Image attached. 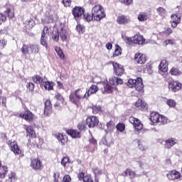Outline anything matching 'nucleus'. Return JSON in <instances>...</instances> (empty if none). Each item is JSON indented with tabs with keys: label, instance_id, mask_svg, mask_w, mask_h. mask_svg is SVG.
<instances>
[{
	"label": "nucleus",
	"instance_id": "f257e3e1",
	"mask_svg": "<svg viewBox=\"0 0 182 182\" xmlns=\"http://www.w3.org/2000/svg\"><path fill=\"white\" fill-rule=\"evenodd\" d=\"M103 18H106V13L103 6L100 4L95 5L92 9V15L89 14H83L82 19L85 22H90V21H96L100 22Z\"/></svg>",
	"mask_w": 182,
	"mask_h": 182
},
{
	"label": "nucleus",
	"instance_id": "f03ea898",
	"mask_svg": "<svg viewBox=\"0 0 182 182\" xmlns=\"http://www.w3.org/2000/svg\"><path fill=\"white\" fill-rule=\"evenodd\" d=\"M129 87H134L137 92H144L143 89L144 85H143V80L140 77H137L136 80L129 79L127 82Z\"/></svg>",
	"mask_w": 182,
	"mask_h": 182
},
{
	"label": "nucleus",
	"instance_id": "7ed1b4c3",
	"mask_svg": "<svg viewBox=\"0 0 182 182\" xmlns=\"http://www.w3.org/2000/svg\"><path fill=\"white\" fill-rule=\"evenodd\" d=\"M129 123L133 124L134 127L137 130V132H140L143 129V124L140 122V119L134 117H130L129 119Z\"/></svg>",
	"mask_w": 182,
	"mask_h": 182
},
{
	"label": "nucleus",
	"instance_id": "20e7f679",
	"mask_svg": "<svg viewBox=\"0 0 182 182\" xmlns=\"http://www.w3.org/2000/svg\"><path fill=\"white\" fill-rule=\"evenodd\" d=\"M48 33H49V28L48 26H44L41 33V44L46 48H48V43L46 42L48 39V36L46 35H48Z\"/></svg>",
	"mask_w": 182,
	"mask_h": 182
},
{
	"label": "nucleus",
	"instance_id": "39448f33",
	"mask_svg": "<svg viewBox=\"0 0 182 182\" xmlns=\"http://www.w3.org/2000/svg\"><path fill=\"white\" fill-rule=\"evenodd\" d=\"M86 123L90 129H93L99 124V119L95 116L88 117L86 119Z\"/></svg>",
	"mask_w": 182,
	"mask_h": 182
},
{
	"label": "nucleus",
	"instance_id": "423d86ee",
	"mask_svg": "<svg viewBox=\"0 0 182 182\" xmlns=\"http://www.w3.org/2000/svg\"><path fill=\"white\" fill-rule=\"evenodd\" d=\"M112 65L117 76H122V75L124 73V68H123V65H119V63L114 62H112Z\"/></svg>",
	"mask_w": 182,
	"mask_h": 182
},
{
	"label": "nucleus",
	"instance_id": "0eeeda50",
	"mask_svg": "<svg viewBox=\"0 0 182 182\" xmlns=\"http://www.w3.org/2000/svg\"><path fill=\"white\" fill-rule=\"evenodd\" d=\"M139 159L140 161H138V164H139V167H141V168L148 167L149 164H150V158L145 156H139Z\"/></svg>",
	"mask_w": 182,
	"mask_h": 182
},
{
	"label": "nucleus",
	"instance_id": "6e6552de",
	"mask_svg": "<svg viewBox=\"0 0 182 182\" xmlns=\"http://www.w3.org/2000/svg\"><path fill=\"white\" fill-rule=\"evenodd\" d=\"M168 89L172 92H178L181 89V83L177 81H171L168 84Z\"/></svg>",
	"mask_w": 182,
	"mask_h": 182
},
{
	"label": "nucleus",
	"instance_id": "1a4fd4ad",
	"mask_svg": "<svg viewBox=\"0 0 182 182\" xmlns=\"http://www.w3.org/2000/svg\"><path fill=\"white\" fill-rule=\"evenodd\" d=\"M144 42H146V39L143 38V36L135 35L132 37V45H133V43H136V45H144Z\"/></svg>",
	"mask_w": 182,
	"mask_h": 182
},
{
	"label": "nucleus",
	"instance_id": "9d476101",
	"mask_svg": "<svg viewBox=\"0 0 182 182\" xmlns=\"http://www.w3.org/2000/svg\"><path fill=\"white\" fill-rule=\"evenodd\" d=\"M74 94L77 97V99L81 100V99H87V93L84 91L83 89H78L74 92Z\"/></svg>",
	"mask_w": 182,
	"mask_h": 182
},
{
	"label": "nucleus",
	"instance_id": "9b49d317",
	"mask_svg": "<svg viewBox=\"0 0 182 182\" xmlns=\"http://www.w3.org/2000/svg\"><path fill=\"white\" fill-rule=\"evenodd\" d=\"M171 25L172 28H177V25L181 22V18L178 17L177 14H172L171 16Z\"/></svg>",
	"mask_w": 182,
	"mask_h": 182
},
{
	"label": "nucleus",
	"instance_id": "f8f14e48",
	"mask_svg": "<svg viewBox=\"0 0 182 182\" xmlns=\"http://www.w3.org/2000/svg\"><path fill=\"white\" fill-rule=\"evenodd\" d=\"M20 117L24 119L27 122H32L33 120V114L29 110H26L24 113L20 114Z\"/></svg>",
	"mask_w": 182,
	"mask_h": 182
},
{
	"label": "nucleus",
	"instance_id": "ddd939ff",
	"mask_svg": "<svg viewBox=\"0 0 182 182\" xmlns=\"http://www.w3.org/2000/svg\"><path fill=\"white\" fill-rule=\"evenodd\" d=\"M85 14V9L82 7H75L73 9V15L74 18H80Z\"/></svg>",
	"mask_w": 182,
	"mask_h": 182
},
{
	"label": "nucleus",
	"instance_id": "4468645a",
	"mask_svg": "<svg viewBox=\"0 0 182 182\" xmlns=\"http://www.w3.org/2000/svg\"><path fill=\"white\" fill-rule=\"evenodd\" d=\"M134 60L139 65H143L146 63V55L140 53H136L134 55Z\"/></svg>",
	"mask_w": 182,
	"mask_h": 182
},
{
	"label": "nucleus",
	"instance_id": "2eb2a0df",
	"mask_svg": "<svg viewBox=\"0 0 182 182\" xmlns=\"http://www.w3.org/2000/svg\"><path fill=\"white\" fill-rule=\"evenodd\" d=\"M52 113V104L50 100H47L45 102L44 114L49 116Z\"/></svg>",
	"mask_w": 182,
	"mask_h": 182
},
{
	"label": "nucleus",
	"instance_id": "dca6fc26",
	"mask_svg": "<svg viewBox=\"0 0 182 182\" xmlns=\"http://www.w3.org/2000/svg\"><path fill=\"white\" fill-rule=\"evenodd\" d=\"M31 167L33 170H40L41 167H42V164L41 162V159H34L31 161Z\"/></svg>",
	"mask_w": 182,
	"mask_h": 182
},
{
	"label": "nucleus",
	"instance_id": "f3484780",
	"mask_svg": "<svg viewBox=\"0 0 182 182\" xmlns=\"http://www.w3.org/2000/svg\"><path fill=\"white\" fill-rule=\"evenodd\" d=\"M9 146L11 151H13L14 154H21V151L19 146H18L16 141L10 142Z\"/></svg>",
	"mask_w": 182,
	"mask_h": 182
},
{
	"label": "nucleus",
	"instance_id": "a211bd4d",
	"mask_svg": "<svg viewBox=\"0 0 182 182\" xmlns=\"http://www.w3.org/2000/svg\"><path fill=\"white\" fill-rule=\"evenodd\" d=\"M166 176L168 180H177V178H180L181 177V175L177 171H172Z\"/></svg>",
	"mask_w": 182,
	"mask_h": 182
},
{
	"label": "nucleus",
	"instance_id": "6ab92c4d",
	"mask_svg": "<svg viewBox=\"0 0 182 182\" xmlns=\"http://www.w3.org/2000/svg\"><path fill=\"white\" fill-rule=\"evenodd\" d=\"M117 21L119 25H126V23L130 22V17L127 16H119L117 17Z\"/></svg>",
	"mask_w": 182,
	"mask_h": 182
},
{
	"label": "nucleus",
	"instance_id": "aec40b11",
	"mask_svg": "<svg viewBox=\"0 0 182 182\" xmlns=\"http://www.w3.org/2000/svg\"><path fill=\"white\" fill-rule=\"evenodd\" d=\"M160 119V114L156 112H152L150 115L149 120L151 122V124L159 123Z\"/></svg>",
	"mask_w": 182,
	"mask_h": 182
},
{
	"label": "nucleus",
	"instance_id": "412c9836",
	"mask_svg": "<svg viewBox=\"0 0 182 182\" xmlns=\"http://www.w3.org/2000/svg\"><path fill=\"white\" fill-rule=\"evenodd\" d=\"M178 141L174 138L168 139L165 141L166 149H171V147H173V146H174L175 144H177Z\"/></svg>",
	"mask_w": 182,
	"mask_h": 182
},
{
	"label": "nucleus",
	"instance_id": "4be33fe9",
	"mask_svg": "<svg viewBox=\"0 0 182 182\" xmlns=\"http://www.w3.org/2000/svg\"><path fill=\"white\" fill-rule=\"evenodd\" d=\"M58 33L60 34V38L63 41V42L66 41L68 39V31H66V28L61 27Z\"/></svg>",
	"mask_w": 182,
	"mask_h": 182
},
{
	"label": "nucleus",
	"instance_id": "5701e85b",
	"mask_svg": "<svg viewBox=\"0 0 182 182\" xmlns=\"http://www.w3.org/2000/svg\"><path fill=\"white\" fill-rule=\"evenodd\" d=\"M123 80L117 77H112L109 79V85L112 86H116L117 85H122Z\"/></svg>",
	"mask_w": 182,
	"mask_h": 182
},
{
	"label": "nucleus",
	"instance_id": "b1692460",
	"mask_svg": "<svg viewBox=\"0 0 182 182\" xmlns=\"http://www.w3.org/2000/svg\"><path fill=\"white\" fill-rule=\"evenodd\" d=\"M68 134L73 137V139H80V132L75 129H68L67 131Z\"/></svg>",
	"mask_w": 182,
	"mask_h": 182
},
{
	"label": "nucleus",
	"instance_id": "393cba45",
	"mask_svg": "<svg viewBox=\"0 0 182 182\" xmlns=\"http://www.w3.org/2000/svg\"><path fill=\"white\" fill-rule=\"evenodd\" d=\"M53 14H46L45 18H42L43 23H53Z\"/></svg>",
	"mask_w": 182,
	"mask_h": 182
},
{
	"label": "nucleus",
	"instance_id": "a878e982",
	"mask_svg": "<svg viewBox=\"0 0 182 182\" xmlns=\"http://www.w3.org/2000/svg\"><path fill=\"white\" fill-rule=\"evenodd\" d=\"M102 85L104 86V88L102 89V93H112L113 91L112 85L107 84V81L102 82Z\"/></svg>",
	"mask_w": 182,
	"mask_h": 182
},
{
	"label": "nucleus",
	"instance_id": "bb28decb",
	"mask_svg": "<svg viewBox=\"0 0 182 182\" xmlns=\"http://www.w3.org/2000/svg\"><path fill=\"white\" fill-rule=\"evenodd\" d=\"M5 12L9 18H14L15 16V9L12 5L8 6Z\"/></svg>",
	"mask_w": 182,
	"mask_h": 182
},
{
	"label": "nucleus",
	"instance_id": "cd10ccee",
	"mask_svg": "<svg viewBox=\"0 0 182 182\" xmlns=\"http://www.w3.org/2000/svg\"><path fill=\"white\" fill-rule=\"evenodd\" d=\"M135 106L137 107L139 110H144V109H146L147 104L146 102H143L141 100H138L135 102Z\"/></svg>",
	"mask_w": 182,
	"mask_h": 182
},
{
	"label": "nucleus",
	"instance_id": "c85d7f7f",
	"mask_svg": "<svg viewBox=\"0 0 182 182\" xmlns=\"http://www.w3.org/2000/svg\"><path fill=\"white\" fill-rule=\"evenodd\" d=\"M168 63H167V60H162L161 61V63L159 65V70H161V72H164L166 73V71L168 69Z\"/></svg>",
	"mask_w": 182,
	"mask_h": 182
},
{
	"label": "nucleus",
	"instance_id": "c756f323",
	"mask_svg": "<svg viewBox=\"0 0 182 182\" xmlns=\"http://www.w3.org/2000/svg\"><path fill=\"white\" fill-rule=\"evenodd\" d=\"M149 19V14L146 12H140L138 15V21L139 22H144V21H147Z\"/></svg>",
	"mask_w": 182,
	"mask_h": 182
},
{
	"label": "nucleus",
	"instance_id": "7c9ffc66",
	"mask_svg": "<svg viewBox=\"0 0 182 182\" xmlns=\"http://www.w3.org/2000/svg\"><path fill=\"white\" fill-rule=\"evenodd\" d=\"M43 86L46 90H53V86H55V83L50 81L43 82Z\"/></svg>",
	"mask_w": 182,
	"mask_h": 182
},
{
	"label": "nucleus",
	"instance_id": "2f4dec72",
	"mask_svg": "<svg viewBox=\"0 0 182 182\" xmlns=\"http://www.w3.org/2000/svg\"><path fill=\"white\" fill-rule=\"evenodd\" d=\"M97 90H99V88L97 87V86L92 85L90 87V89L86 91L87 96L89 97V96H90V95H93V94L96 93V92H97Z\"/></svg>",
	"mask_w": 182,
	"mask_h": 182
},
{
	"label": "nucleus",
	"instance_id": "473e14b6",
	"mask_svg": "<svg viewBox=\"0 0 182 182\" xmlns=\"http://www.w3.org/2000/svg\"><path fill=\"white\" fill-rule=\"evenodd\" d=\"M24 23L26 25V29H32V28L35 26V21H33V19L32 18L28 19L27 21H25Z\"/></svg>",
	"mask_w": 182,
	"mask_h": 182
},
{
	"label": "nucleus",
	"instance_id": "72a5a7b5",
	"mask_svg": "<svg viewBox=\"0 0 182 182\" xmlns=\"http://www.w3.org/2000/svg\"><path fill=\"white\" fill-rule=\"evenodd\" d=\"M26 132H27V136H30V137H33V139L36 137V134L33 130V127H32L31 126L27 127Z\"/></svg>",
	"mask_w": 182,
	"mask_h": 182
},
{
	"label": "nucleus",
	"instance_id": "f704fd0d",
	"mask_svg": "<svg viewBox=\"0 0 182 182\" xmlns=\"http://www.w3.org/2000/svg\"><path fill=\"white\" fill-rule=\"evenodd\" d=\"M32 80L34 83H36V85H41V83L43 82V78L38 75L33 76Z\"/></svg>",
	"mask_w": 182,
	"mask_h": 182
},
{
	"label": "nucleus",
	"instance_id": "c9c22d12",
	"mask_svg": "<svg viewBox=\"0 0 182 182\" xmlns=\"http://www.w3.org/2000/svg\"><path fill=\"white\" fill-rule=\"evenodd\" d=\"M122 176H129L130 178H134L136 173L132 169H127L124 173H122Z\"/></svg>",
	"mask_w": 182,
	"mask_h": 182
},
{
	"label": "nucleus",
	"instance_id": "e433bc0d",
	"mask_svg": "<svg viewBox=\"0 0 182 182\" xmlns=\"http://www.w3.org/2000/svg\"><path fill=\"white\" fill-rule=\"evenodd\" d=\"M7 171L8 168H6V166H1L0 161V178H5Z\"/></svg>",
	"mask_w": 182,
	"mask_h": 182
},
{
	"label": "nucleus",
	"instance_id": "4c0bfd02",
	"mask_svg": "<svg viewBox=\"0 0 182 182\" xmlns=\"http://www.w3.org/2000/svg\"><path fill=\"white\" fill-rule=\"evenodd\" d=\"M79 98H77L75 92L70 95V101L74 105H77V103H79Z\"/></svg>",
	"mask_w": 182,
	"mask_h": 182
},
{
	"label": "nucleus",
	"instance_id": "58836bf2",
	"mask_svg": "<svg viewBox=\"0 0 182 182\" xmlns=\"http://www.w3.org/2000/svg\"><path fill=\"white\" fill-rule=\"evenodd\" d=\"M30 49L31 53H39V46L36 44H31L30 45Z\"/></svg>",
	"mask_w": 182,
	"mask_h": 182
},
{
	"label": "nucleus",
	"instance_id": "ea45409f",
	"mask_svg": "<svg viewBox=\"0 0 182 182\" xmlns=\"http://www.w3.org/2000/svg\"><path fill=\"white\" fill-rule=\"evenodd\" d=\"M170 73L173 76H180V75H181V71H180V70L178 68H172L170 70Z\"/></svg>",
	"mask_w": 182,
	"mask_h": 182
},
{
	"label": "nucleus",
	"instance_id": "a19ab883",
	"mask_svg": "<svg viewBox=\"0 0 182 182\" xmlns=\"http://www.w3.org/2000/svg\"><path fill=\"white\" fill-rule=\"evenodd\" d=\"M156 12H158L159 15H160V16H162V18L166 17V15H167L166 9H164L163 7L158 8L156 9Z\"/></svg>",
	"mask_w": 182,
	"mask_h": 182
},
{
	"label": "nucleus",
	"instance_id": "79ce46f5",
	"mask_svg": "<svg viewBox=\"0 0 182 182\" xmlns=\"http://www.w3.org/2000/svg\"><path fill=\"white\" fill-rule=\"evenodd\" d=\"M55 50L60 59H65V54H63V51H62V49H60V48L56 47L55 48Z\"/></svg>",
	"mask_w": 182,
	"mask_h": 182
},
{
	"label": "nucleus",
	"instance_id": "37998d69",
	"mask_svg": "<svg viewBox=\"0 0 182 182\" xmlns=\"http://www.w3.org/2000/svg\"><path fill=\"white\" fill-rule=\"evenodd\" d=\"M166 105H168L169 107H176V106H177V102L173 99H168Z\"/></svg>",
	"mask_w": 182,
	"mask_h": 182
},
{
	"label": "nucleus",
	"instance_id": "c03bdc74",
	"mask_svg": "<svg viewBox=\"0 0 182 182\" xmlns=\"http://www.w3.org/2000/svg\"><path fill=\"white\" fill-rule=\"evenodd\" d=\"M57 139L63 146L65 144V143H66V138H65V136H63L62 134H58L57 135Z\"/></svg>",
	"mask_w": 182,
	"mask_h": 182
},
{
	"label": "nucleus",
	"instance_id": "a18cd8bd",
	"mask_svg": "<svg viewBox=\"0 0 182 182\" xmlns=\"http://www.w3.org/2000/svg\"><path fill=\"white\" fill-rule=\"evenodd\" d=\"M61 164L63 167H66V166H69L70 164V160L69 157H63L61 160Z\"/></svg>",
	"mask_w": 182,
	"mask_h": 182
},
{
	"label": "nucleus",
	"instance_id": "49530a36",
	"mask_svg": "<svg viewBox=\"0 0 182 182\" xmlns=\"http://www.w3.org/2000/svg\"><path fill=\"white\" fill-rule=\"evenodd\" d=\"M59 38H60L59 31L57 29H55V32H53V41H55V42H58Z\"/></svg>",
	"mask_w": 182,
	"mask_h": 182
},
{
	"label": "nucleus",
	"instance_id": "de8ad7c7",
	"mask_svg": "<svg viewBox=\"0 0 182 182\" xmlns=\"http://www.w3.org/2000/svg\"><path fill=\"white\" fill-rule=\"evenodd\" d=\"M116 127L117 130H118V132H120L121 133H122V132H124V129H126V126L123 123L117 124Z\"/></svg>",
	"mask_w": 182,
	"mask_h": 182
},
{
	"label": "nucleus",
	"instance_id": "09e8293b",
	"mask_svg": "<svg viewBox=\"0 0 182 182\" xmlns=\"http://www.w3.org/2000/svg\"><path fill=\"white\" fill-rule=\"evenodd\" d=\"M168 122V119H167V117L163 115L159 116V121L158 123H161L162 124H167Z\"/></svg>",
	"mask_w": 182,
	"mask_h": 182
},
{
	"label": "nucleus",
	"instance_id": "8fccbe9b",
	"mask_svg": "<svg viewBox=\"0 0 182 182\" xmlns=\"http://www.w3.org/2000/svg\"><path fill=\"white\" fill-rule=\"evenodd\" d=\"M23 55H28L29 53V46L23 45L21 49Z\"/></svg>",
	"mask_w": 182,
	"mask_h": 182
},
{
	"label": "nucleus",
	"instance_id": "3c124183",
	"mask_svg": "<svg viewBox=\"0 0 182 182\" xmlns=\"http://www.w3.org/2000/svg\"><path fill=\"white\" fill-rule=\"evenodd\" d=\"M119 55H122V48H120V46H116L113 56H119Z\"/></svg>",
	"mask_w": 182,
	"mask_h": 182
},
{
	"label": "nucleus",
	"instance_id": "603ef678",
	"mask_svg": "<svg viewBox=\"0 0 182 182\" xmlns=\"http://www.w3.org/2000/svg\"><path fill=\"white\" fill-rule=\"evenodd\" d=\"M76 30L78 31L79 33H85V26L77 24L76 26Z\"/></svg>",
	"mask_w": 182,
	"mask_h": 182
},
{
	"label": "nucleus",
	"instance_id": "864d4df0",
	"mask_svg": "<svg viewBox=\"0 0 182 182\" xmlns=\"http://www.w3.org/2000/svg\"><path fill=\"white\" fill-rule=\"evenodd\" d=\"M122 39L125 42V43H127V45H129V46L132 45V37L129 38L126 36H122Z\"/></svg>",
	"mask_w": 182,
	"mask_h": 182
},
{
	"label": "nucleus",
	"instance_id": "5fc2aeb1",
	"mask_svg": "<svg viewBox=\"0 0 182 182\" xmlns=\"http://www.w3.org/2000/svg\"><path fill=\"white\" fill-rule=\"evenodd\" d=\"M55 97L57 100H59V102H60V103L65 102V99H63V97L60 93H58V92L55 93Z\"/></svg>",
	"mask_w": 182,
	"mask_h": 182
},
{
	"label": "nucleus",
	"instance_id": "6e6d98bb",
	"mask_svg": "<svg viewBox=\"0 0 182 182\" xmlns=\"http://www.w3.org/2000/svg\"><path fill=\"white\" fill-rule=\"evenodd\" d=\"M102 110V107L97 105L92 106V112L96 114V113H99Z\"/></svg>",
	"mask_w": 182,
	"mask_h": 182
},
{
	"label": "nucleus",
	"instance_id": "4d7b16f0",
	"mask_svg": "<svg viewBox=\"0 0 182 182\" xmlns=\"http://www.w3.org/2000/svg\"><path fill=\"white\" fill-rule=\"evenodd\" d=\"M92 171L95 174V176L103 173V171L101 169H99V168H97V167L93 168Z\"/></svg>",
	"mask_w": 182,
	"mask_h": 182
},
{
	"label": "nucleus",
	"instance_id": "13d9d810",
	"mask_svg": "<svg viewBox=\"0 0 182 182\" xmlns=\"http://www.w3.org/2000/svg\"><path fill=\"white\" fill-rule=\"evenodd\" d=\"M164 45L165 46H167V45H174V40L173 39H168L164 41Z\"/></svg>",
	"mask_w": 182,
	"mask_h": 182
},
{
	"label": "nucleus",
	"instance_id": "bf43d9fd",
	"mask_svg": "<svg viewBox=\"0 0 182 182\" xmlns=\"http://www.w3.org/2000/svg\"><path fill=\"white\" fill-rule=\"evenodd\" d=\"M77 127L79 130H85V129H86V124L84 122H80Z\"/></svg>",
	"mask_w": 182,
	"mask_h": 182
},
{
	"label": "nucleus",
	"instance_id": "052dcab7",
	"mask_svg": "<svg viewBox=\"0 0 182 182\" xmlns=\"http://www.w3.org/2000/svg\"><path fill=\"white\" fill-rule=\"evenodd\" d=\"M9 179L11 182H15L16 180V175L14 173H11L10 175H9Z\"/></svg>",
	"mask_w": 182,
	"mask_h": 182
},
{
	"label": "nucleus",
	"instance_id": "680f3d73",
	"mask_svg": "<svg viewBox=\"0 0 182 182\" xmlns=\"http://www.w3.org/2000/svg\"><path fill=\"white\" fill-rule=\"evenodd\" d=\"M27 87L30 92H33V89H35V85L33 82L27 83Z\"/></svg>",
	"mask_w": 182,
	"mask_h": 182
},
{
	"label": "nucleus",
	"instance_id": "e2e57ef3",
	"mask_svg": "<svg viewBox=\"0 0 182 182\" xmlns=\"http://www.w3.org/2000/svg\"><path fill=\"white\" fill-rule=\"evenodd\" d=\"M5 21H6V16L3 14H0V25H2Z\"/></svg>",
	"mask_w": 182,
	"mask_h": 182
},
{
	"label": "nucleus",
	"instance_id": "0e129e2a",
	"mask_svg": "<svg viewBox=\"0 0 182 182\" xmlns=\"http://www.w3.org/2000/svg\"><path fill=\"white\" fill-rule=\"evenodd\" d=\"M70 181H72V178L69 175H65L63 178V182H70Z\"/></svg>",
	"mask_w": 182,
	"mask_h": 182
},
{
	"label": "nucleus",
	"instance_id": "69168bd1",
	"mask_svg": "<svg viewBox=\"0 0 182 182\" xmlns=\"http://www.w3.org/2000/svg\"><path fill=\"white\" fill-rule=\"evenodd\" d=\"M60 174L59 173H54V182H59V177Z\"/></svg>",
	"mask_w": 182,
	"mask_h": 182
},
{
	"label": "nucleus",
	"instance_id": "338daca9",
	"mask_svg": "<svg viewBox=\"0 0 182 182\" xmlns=\"http://www.w3.org/2000/svg\"><path fill=\"white\" fill-rule=\"evenodd\" d=\"M82 181H84V182H93V181L92 180V178L89 176H85L83 178Z\"/></svg>",
	"mask_w": 182,
	"mask_h": 182
},
{
	"label": "nucleus",
	"instance_id": "774afa93",
	"mask_svg": "<svg viewBox=\"0 0 182 182\" xmlns=\"http://www.w3.org/2000/svg\"><path fill=\"white\" fill-rule=\"evenodd\" d=\"M63 4L65 6H70V0H63Z\"/></svg>",
	"mask_w": 182,
	"mask_h": 182
}]
</instances>
